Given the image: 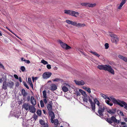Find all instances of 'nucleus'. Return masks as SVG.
<instances>
[{
    "label": "nucleus",
    "mask_w": 127,
    "mask_h": 127,
    "mask_svg": "<svg viewBox=\"0 0 127 127\" xmlns=\"http://www.w3.org/2000/svg\"><path fill=\"white\" fill-rule=\"evenodd\" d=\"M106 121L112 126L115 127H118V124L121 123V125H125L126 123L122 122H121V120H117L114 116H112L110 118H107Z\"/></svg>",
    "instance_id": "f257e3e1"
},
{
    "label": "nucleus",
    "mask_w": 127,
    "mask_h": 127,
    "mask_svg": "<svg viewBox=\"0 0 127 127\" xmlns=\"http://www.w3.org/2000/svg\"><path fill=\"white\" fill-rule=\"evenodd\" d=\"M110 97L114 104H118L122 107L124 106V108L127 110V104L125 102L120 100L119 99H116L112 96H110Z\"/></svg>",
    "instance_id": "f03ea898"
},
{
    "label": "nucleus",
    "mask_w": 127,
    "mask_h": 127,
    "mask_svg": "<svg viewBox=\"0 0 127 127\" xmlns=\"http://www.w3.org/2000/svg\"><path fill=\"white\" fill-rule=\"evenodd\" d=\"M97 68L100 70H103L108 71L113 74H114V71L111 66L109 65H98Z\"/></svg>",
    "instance_id": "7ed1b4c3"
},
{
    "label": "nucleus",
    "mask_w": 127,
    "mask_h": 127,
    "mask_svg": "<svg viewBox=\"0 0 127 127\" xmlns=\"http://www.w3.org/2000/svg\"><path fill=\"white\" fill-rule=\"evenodd\" d=\"M98 112L99 114L96 113L97 115L99 116L101 118L103 117V113L107 109V107L104 104H101L100 106L98 108Z\"/></svg>",
    "instance_id": "20e7f679"
},
{
    "label": "nucleus",
    "mask_w": 127,
    "mask_h": 127,
    "mask_svg": "<svg viewBox=\"0 0 127 127\" xmlns=\"http://www.w3.org/2000/svg\"><path fill=\"white\" fill-rule=\"evenodd\" d=\"M109 35L111 37V41L113 43L116 44L119 41V38L115 34L110 33Z\"/></svg>",
    "instance_id": "39448f33"
},
{
    "label": "nucleus",
    "mask_w": 127,
    "mask_h": 127,
    "mask_svg": "<svg viewBox=\"0 0 127 127\" xmlns=\"http://www.w3.org/2000/svg\"><path fill=\"white\" fill-rule=\"evenodd\" d=\"M58 42L60 43L62 47L66 50H68L71 48L70 47L67 45L66 44L62 42L61 40H59Z\"/></svg>",
    "instance_id": "423d86ee"
},
{
    "label": "nucleus",
    "mask_w": 127,
    "mask_h": 127,
    "mask_svg": "<svg viewBox=\"0 0 127 127\" xmlns=\"http://www.w3.org/2000/svg\"><path fill=\"white\" fill-rule=\"evenodd\" d=\"M51 72H45L42 75V77L44 79H47L49 78L52 75Z\"/></svg>",
    "instance_id": "0eeeda50"
},
{
    "label": "nucleus",
    "mask_w": 127,
    "mask_h": 127,
    "mask_svg": "<svg viewBox=\"0 0 127 127\" xmlns=\"http://www.w3.org/2000/svg\"><path fill=\"white\" fill-rule=\"evenodd\" d=\"M49 103H48L46 105L47 108L49 111L52 110L53 103L51 101H50Z\"/></svg>",
    "instance_id": "6e6552de"
},
{
    "label": "nucleus",
    "mask_w": 127,
    "mask_h": 127,
    "mask_svg": "<svg viewBox=\"0 0 127 127\" xmlns=\"http://www.w3.org/2000/svg\"><path fill=\"white\" fill-rule=\"evenodd\" d=\"M80 92L84 96L86 95V93L81 89H79V91H76L75 94L77 96H80L81 95Z\"/></svg>",
    "instance_id": "1a4fd4ad"
},
{
    "label": "nucleus",
    "mask_w": 127,
    "mask_h": 127,
    "mask_svg": "<svg viewBox=\"0 0 127 127\" xmlns=\"http://www.w3.org/2000/svg\"><path fill=\"white\" fill-rule=\"evenodd\" d=\"M79 15V13L73 10H71L70 15L75 17H77Z\"/></svg>",
    "instance_id": "9d476101"
},
{
    "label": "nucleus",
    "mask_w": 127,
    "mask_h": 127,
    "mask_svg": "<svg viewBox=\"0 0 127 127\" xmlns=\"http://www.w3.org/2000/svg\"><path fill=\"white\" fill-rule=\"evenodd\" d=\"M28 110L31 113H34L35 112L36 109L34 106L30 105Z\"/></svg>",
    "instance_id": "9b49d317"
},
{
    "label": "nucleus",
    "mask_w": 127,
    "mask_h": 127,
    "mask_svg": "<svg viewBox=\"0 0 127 127\" xmlns=\"http://www.w3.org/2000/svg\"><path fill=\"white\" fill-rule=\"evenodd\" d=\"M116 108H113L111 109H109L107 110V112L109 114L111 115H113L116 112Z\"/></svg>",
    "instance_id": "f8f14e48"
},
{
    "label": "nucleus",
    "mask_w": 127,
    "mask_h": 127,
    "mask_svg": "<svg viewBox=\"0 0 127 127\" xmlns=\"http://www.w3.org/2000/svg\"><path fill=\"white\" fill-rule=\"evenodd\" d=\"M30 105H29L28 103H24L23 104L22 107L25 110L27 111L28 110Z\"/></svg>",
    "instance_id": "ddd939ff"
},
{
    "label": "nucleus",
    "mask_w": 127,
    "mask_h": 127,
    "mask_svg": "<svg viewBox=\"0 0 127 127\" xmlns=\"http://www.w3.org/2000/svg\"><path fill=\"white\" fill-rule=\"evenodd\" d=\"M75 26L78 27H83L86 26V25L85 24H81L80 23H77V22H75Z\"/></svg>",
    "instance_id": "4468645a"
},
{
    "label": "nucleus",
    "mask_w": 127,
    "mask_h": 127,
    "mask_svg": "<svg viewBox=\"0 0 127 127\" xmlns=\"http://www.w3.org/2000/svg\"><path fill=\"white\" fill-rule=\"evenodd\" d=\"M21 92L23 96V98L24 99L26 98L28 94L27 92H26L25 90L24 89H22Z\"/></svg>",
    "instance_id": "2eb2a0df"
},
{
    "label": "nucleus",
    "mask_w": 127,
    "mask_h": 127,
    "mask_svg": "<svg viewBox=\"0 0 127 127\" xmlns=\"http://www.w3.org/2000/svg\"><path fill=\"white\" fill-rule=\"evenodd\" d=\"M31 101L32 104L33 106H35L36 103V100H35L34 97L32 96L31 97Z\"/></svg>",
    "instance_id": "dca6fc26"
},
{
    "label": "nucleus",
    "mask_w": 127,
    "mask_h": 127,
    "mask_svg": "<svg viewBox=\"0 0 127 127\" xmlns=\"http://www.w3.org/2000/svg\"><path fill=\"white\" fill-rule=\"evenodd\" d=\"M74 81L76 84L78 85H83L85 84L84 82L82 80L81 81H78L75 80Z\"/></svg>",
    "instance_id": "f3484780"
},
{
    "label": "nucleus",
    "mask_w": 127,
    "mask_h": 127,
    "mask_svg": "<svg viewBox=\"0 0 127 127\" xmlns=\"http://www.w3.org/2000/svg\"><path fill=\"white\" fill-rule=\"evenodd\" d=\"M66 22L67 24H71L75 26V24H76V22L75 21H72L69 20H66Z\"/></svg>",
    "instance_id": "a211bd4d"
},
{
    "label": "nucleus",
    "mask_w": 127,
    "mask_h": 127,
    "mask_svg": "<svg viewBox=\"0 0 127 127\" xmlns=\"http://www.w3.org/2000/svg\"><path fill=\"white\" fill-rule=\"evenodd\" d=\"M127 0H122L121 2L120 3L119 6L118 7V8L121 9L123 5L126 2Z\"/></svg>",
    "instance_id": "6ab92c4d"
},
{
    "label": "nucleus",
    "mask_w": 127,
    "mask_h": 127,
    "mask_svg": "<svg viewBox=\"0 0 127 127\" xmlns=\"http://www.w3.org/2000/svg\"><path fill=\"white\" fill-rule=\"evenodd\" d=\"M8 86L7 83L6 81L4 82L3 83L2 88L4 90L7 89V87Z\"/></svg>",
    "instance_id": "aec40b11"
},
{
    "label": "nucleus",
    "mask_w": 127,
    "mask_h": 127,
    "mask_svg": "<svg viewBox=\"0 0 127 127\" xmlns=\"http://www.w3.org/2000/svg\"><path fill=\"white\" fill-rule=\"evenodd\" d=\"M96 5V4L95 3L92 4L87 2L86 7H95Z\"/></svg>",
    "instance_id": "412c9836"
},
{
    "label": "nucleus",
    "mask_w": 127,
    "mask_h": 127,
    "mask_svg": "<svg viewBox=\"0 0 127 127\" xmlns=\"http://www.w3.org/2000/svg\"><path fill=\"white\" fill-rule=\"evenodd\" d=\"M56 85L55 84H52L51 86L50 89L52 91H54L57 89Z\"/></svg>",
    "instance_id": "4be33fe9"
},
{
    "label": "nucleus",
    "mask_w": 127,
    "mask_h": 127,
    "mask_svg": "<svg viewBox=\"0 0 127 127\" xmlns=\"http://www.w3.org/2000/svg\"><path fill=\"white\" fill-rule=\"evenodd\" d=\"M8 86L10 88H12L14 85V83L12 81H10L7 83Z\"/></svg>",
    "instance_id": "5701e85b"
},
{
    "label": "nucleus",
    "mask_w": 127,
    "mask_h": 127,
    "mask_svg": "<svg viewBox=\"0 0 127 127\" xmlns=\"http://www.w3.org/2000/svg\"><path fill=\"white\" fill-rule=\"evenodd\" d=\"M49 115L51 117L52 119L54 118L55 115L53 112L52 111H49Z\"/></svg>",
    "instance_id": "b1692460"
},
{
    "label": "nucleus",
    "mask_w": 127,
    "mask_h": 127,
    "mask_svg": "<svg viewBox=\"0 0 127 127\" xmlns=\"http://www.w3.org/2000/svg\"><path fill=\"white\" fill-rule=\"evenodd\" d=\"M92 110L95 111V104L94 102H92L90 103Z\"/></svg>",
    "instance_id": "393cba45"
},
{
    "label": "nucleus",
    "mask_w": 127,
    "mask_h": 127,
    "mask_svg": "<svg viewBox=\"0 0 127 127\" xmlns=\"http://www.w3.org/2000/svg\"><path fill=\"white\" fill-rule=\"evenodd\" d=\"M118 57L119 58H120L122 59L124 61L126 62H127V58L124 57L121 55H119L118 56Z\"/></svg>",
    "instance_id": "a878e982"
},
{
    "label": "nucleus",
    "mask_w": 127,
    "mask_h": 127,
    "mask_svg": "<svg viewBox=\"0 0 127 127\" xmlns=\"http://www.w3.org/2000/svg\"><path fill=\"white\" fill-rule=\"evenodd\" d=\"M93 100L95 104V103L97 104L98 107H99L100 105V103L98 100L96 98H94Z\"/></svg>",
    "instance_id": "bb28decb"
},
{
    "label": "nucleus",
    "mask_w": 127,
    "mask_h": 127,
    "mask_svg": "<svg viewBox=\"0 0 127 127\" xmlns=\"http://www.w3.org/2000/svg\"><path fill=\"white\" fill-rule=\"evenodd\" d=\"M71 10H65L64 11L65 14H66L70 15Z\"/></svg>",
    "instance_id": "cd10ccee"
},
{
    "label": "nucleus",
    "mask_w": 127,
    "mask_h": 127,
    "mask_svg": "<svg viewBox=\"0 0 127 127\" xmlns=\"http://www.w3.org/2000/svg\"><path fill=\"white\" fill-rule=\"evenodd\" d=\"M63 91L64 92H66L68 91V89L65 86H64L62 87Z\"/></svg>",
    "instance_id": "c85d7f7f"
},
{
    "label": "nucleus",
    "mask_w": 127,
    "mask_h": 127,
    "mask_svg": "<svg viewBox=\"0 0 127 127\" xmlns=\"http://www.w3.org/2000/svg\"><path fill=\"white\" fill-rule=\"evenodd\" d=\"M43 98H47L46 95V92L45 90H44L43 91Z\"/></svg>",
    "instance_id": "c756f323"
},
{
    "label": "nucleus",
    "mask_w": 127,
    "mask_h": 127,
    "mask_svg": "<svg viewBox=\"0 0 127 127\" xmlns=\"http://www.w3.org/2000/svg\"><path fill=\"white\" fill-rule=\"evenodd\" d=\"M41 111L40 109L38 110L36 112V113L39 116H41Z\"/></svg>",
    "instance_id": "7c9ffc66"
},
{
    "label": "nucleus",
    "mask_w": 127,
    "mask_h": 127,
    "mask_svg": "<svg viewBox=\"0 0 127 127\" xmlns=\"http://www.w3.org/2000/svg\"><path fill=\"white\" fill-rule=\"evenodd\" d=\"M90 52L91 53L93 54L94 55H95L96 56L98 57H99L100 56V55H99L97 53H96L95 52H93V51H90Z\"/></svg>",
    "instance_id": "2f4dec72"
},
{
    "label": "nucleus",
    "mask_w": 127,
    "mask_h": 127,
    "mask_svg": "<svg viewBox=\"0 0 127 127\" xmlns=\"http://www.w3.org/2000/svg\"><path fill=\"white\" fill-rule=\"evenodd\" d=\"M117 112L119 115L121 116H124L123 112L120 110H118Z\"/></svg>",
    "instance_id": "473e14b6"
},
{
    "label": "nucleus",
    "mask_w": 127,
    "mask_h": 127,
    "mask_svg": "<svg viewBox=\"0 0 127 127\" xmlns=\"http://www.w3.org/2000/svg\"><path fill=\"white\" fill-rule=\"evenodd\" d=\"M84 89L86 91H87L89 93H91V89L89 88H87L86 87H84Z\"/></svg>",
    "instance_id": "72a5a7b5"
},
{
    "label": "nucleus",
    "mask_w": 127,
    "mask_h": 127,
    "mask_svg": "<svg viewBox=\"0 0 127 127\" xmlns=\"http://www.w3.org/2000/svg\"><path fill=\"white\" fill-rule=\"evenodd\" d=\"M39 122L40 123V124L42 126L45 123V121L42 120H40L39 121Z\"/></svg>",
    "instance_id": "f704fd0d"
},
{
    "label": "nucleus",
    "mask_w": 127,
    "mask_h": 127,
    "mask_svg": "<svg viewBox=\"0 0 127 127\" xmlns=\"http://www.w3.org/2000/svg\"><path fill=\"white\" fill-rule=\"evenodd\" d=\"M41 63L44 65H46L48 64V63L44 60H42L41 61Z\"/></svg>",
    "instance_id": "c9c22d12"
},
{
    "label": "nucleus",
    "mask_w": 127,
    "mask_h": 127,
    "mask_svg": "<svg viewBox=\"0 0 127 127\" xmlns=\"http://www.w3.org/2000/svg\"><path fill=\"white\" fill-rule=\"evenodd\" d=\"M32 117L34 119L36 120L37 118V116L35 113H34L33 116Z\"/></svg>",
    "instance_id": "e433bc0d"
},
{
    "label": "nucleus",
    "mask_w": 127,
    "mask_h": 127,
    "mask_svg": "<svg viewBox=\"0 0 127 127\" xmlns=\"http://www.w3.org/2000/svg\"><path fill=\"white\" fill-rule=\"evenodd\" d=\"M20 69L22 72H24L25 71V67L24 66H22L20 67Z\"/></svg>",
    "instance_id": "4c0bfd02"
},
{
    "label": "nucleus",
    "mask_w": 127,
    "mask_h": 127,
    "mask_svg": "<svg viewBox=\"0 0 127 127\" xmlns=\"http://www.w3.org/2000/svg\"><path fill=\"white\" fill-rule=\"evenodd\" d=\"M40 103L41 105V107H44V104L43 101L42 100H41L40 101Z\"/></svg>",
    "instance_id": "58836bf2"
},
{
    "label": "nucleus",
    "mask_w": 127,
    "mask_h": 127,
    "mask_svg": "<svg viewBox=\"0 0 127 127\" xmlns=\"http://www.w3.org/2000/svg\"><path fill=\"white\" fill-rule=\"evenodd\" d=\"M59 122L57 119H56L55 120L54 124L56 125H58Z\"/></svg>",
    "instance_id": "ea45409f"
},
{
    "label": "nucleus",
    "mask_w": 127,
    "mask_h": 127,
    "mask_svg": "<svg viewBox=\"0 0 127 127\" xmlns=\"http://www.w3.org/2000/svg\"><path fill=\"white\" fill-rule=\"evenodd\" d=\"M60 79L58 78H56L53 80V82H58L60 81Z\"/></svg>",
    "instance_id": "a19ab883"
},
{
    "label": "nucleus",
    "mask_w": 127,
    "mask_h": 127,
    "mask_svg": "<svg viewBox=\"0 0 127 127\" xmlns=\"http://www.w3.org/2000/svg\"><path fill=\"white\" fill-rule=\"evenodd\" d=\"M104 46L105 47V49H107L109 47V44L107 43H106L104 45Z\"/></svg>",
    "instance_id": "79ce46f5"
},
{
    "label": "nucleus",
    "mask_w": 127,
    "mask_h": 127,
    "mask_svg": "<svg viewBox=\"0 0 127 127\" xmlns=\"http://www.w3.org/2000/svg\"><path fill=\"white\" fill-rule=\"evenodd\" d=\"M78 51H79V52H80L81 53H82L83 55H84L85 56H86V55L83 53V50L80 49H78Z\"/></svg>",
    "instance_id": "37998d69"
},
{
    "label": "nucleus",
    "mask_w": 127,
    "mask_h": 127,
    "mask_svg": "<svg viewBox=\"0 0 127 127\" xmlns=\"http://www.w3.org/2000/svg\"><path fill=\"white\" fill-rule=\"evenodd\" d=\"M24 85L28 89H29V87L26 84V82H24Z\"/></svg>",
    "instance_id": "c03bdc74"
},
{
    "label": "nucleus",
    "mask_w": 127,
    "mask_h": 127,
    "mask_svg": "<svg viewBox=\"0 0 127 127\" xmlns=\"http://www.w3.org/2000/svg\"><path fill=\"white\" fill-rule=\"evenodd\" d=\"M42 127H49L48 124L47 123H45L42 126Z\"/></svg>",
    "instance_id": "a18cd8bd"
},
{
    "label": "nucleus",
    "mask_w": 127,
    "mask_h": 127,
    "mask_svg": "<svg viewBox=\"0 0 127 127\" xmlns=\"http://www.w3.org/2000/svg\"><path fill=\"white\" fill-rule=\"evenodd\" d=\"M87 2L82 3L80 4L81 5L83 6H85L86 7Z\"/></svg>",
    "instance_id": "49530a36"
},
{
    "label": "nucleus",
    "mask_w": 127,
    "mask_h": 127,
    "mask_svg": "<svg viewBox=\"0 0 127 127\" xmlns=\"http://www.w3.org/2000/svg\"><path fill=\"white\" fill-rule=\"evenodd\" d=\"M100 95L104 99H106V95H104L103 94H100Z\"/></svg>",
    "instance_id": "de8ad7c7"
},
{
    "label": "nucleus",
    "mask_w": 127,
    "mask_h": 127,
    "mask_svg": "<svg viewBox=\"0 0 127 127\" xmlns=\"http://www.w3.org/2000/svg\"><path fill=\"white\" fill-rule=\"evenodd\" d=\"M46 66L48 69H50L51 68V65L50 64H47Z\"/></svg>",
    "instance_id": "09e8293b"
},
{
    "label": "nucleus",
    "mask_w": 127,
    "mask_h": 127,
    "mask_svg": "<svg viewBox=\"0 0 127 127\" xmlns=\"http://www.w3.org/2000/svg\"><path fill=\"white\" fill-rule=\"evenodd\" d=\"M83 100L85 102H88V99L87 98H86V97H85L83 98Z\"/></svg>",
    "instance_id": "8fccbe9b"
},
{
    "label": "nucleus",
    "mask_w": 127,
    "mask_h": 127,
    "mask_svg": "<svg viewBox=\"0 0 127 127\" xmlns=\"http://www.w3.org/2000/svg\"><path fill=\"white\" fill-rule=\"evenodd\" d=\"M14 77L16 79H19L18 76L16 74H14Z\"/></svg>",
    "instance_id": "3c124183"
},
{
    "label": "nucleus",
    "mask_w": 127,
    "mask_h": 127,
    "mask_svg": "<svg viewBox=\"0 0 127 127\" xmlns=\"http://www.w3.org/2000/svg\"><path fill=\"white\" fill-rule=\"evenodd\" d=\"M28 82L29 83L32 82L31 79L30 78H28Z\"/></svg>",
    "instance_id": "603ef678"
},
{
    "label": "nucleus",
    "mask_w": 127,
    "mask_h": 127,
    "mask_svg": "<svg viewBox=\"0 0 127 127\" xmlns=\"http://www.w3.org/2000/svg\"><path fill=\"white\" fill-rule=\"evenodd\" d=\"M47 98H44V99H43V101L44 103L45 104H46L47 103Z\"/></svg>",
    "instance_id": "864d4df0"
},
{
    "label": "nucleus",
    "mask_w": 127,
    "mask_h": 127,
    "mask_svg": "<svg viewBox=\"0 0 127 127\" xmlns=\"http://www.w3.org/2000/svg\"><path fill=\"white\" fill-rule=\"evenodd\" d=\"M6 28L7 29H8V30H9L12 33H13V34H14V35H16L15 34V33H13L12 32L11 30H10L7 27H6Z\"/></svg>",
    "instance_id": "5fc2aeb1"
},
{
    "label": "nucleus",
    "mask_w": 127,
    "mask_h": 127,
    "mask_svg": "<svg viewBox=\"0 0 127 127\" xmlns=\"http://www.w3.org/2000/svg\"><path fill=\"white\" fill-rule=\"evenodd\" d=\"M89 101L90 103L93 102L92 101L90 97H89Z\"/></svg>",
    "instance_id": "6e6d98bb"
},
{
    "label": "nucleus",
    "mask_w": 127,
    "mask_h": 127,
    "mask_svg": "<svg viewBox=\"0 0 127 127\" xmlns=\"http://www.w3.org/2000/svg\"><path fill=\"white\" fill-rule=\"evenodd\" d=\"M30 85L31 86V87L32 88V89H33V85L32 83V82L31 83H29Z\"/></svg>",
    "instance_id": "4d7b16f0"
},
{
    "label": "nucleus",
    "mask_w": 127,
    "mask_h": 127,
    "mask_svg": "<svg viewBox=\"0 0 127 127\" xmlns=\"http://www.w3.org/2000/svg\"><path fill=\"white\" fill-rule=\"evenodd\" d=\"M110 100H105V102L108 104L110 102Z\"/></svg>",
    "instance_id": "13d9d810"
},
{
    "label": "nucleus",
    "mask_w": 127,
    "mask_h": 127,
    "mask_svg": "<svg viewBox=\"0 0 127 127\" xmlns=\"http://www.w3.org/2000/svg\"><path fill=\"white\" fill-rule=\"evenodd\" d=\"M25 61L26 62V63L28 64H29L30 63V61L29 60H26V61Z\"/></svg>",
    "instance_id": "bf43d9fd"
},
{
    "label": "nucleus",
    "mask_w": 127,
    "mask_h": 127,
    "mask_svg": "<svg viewBox=\"0 0 127 127\" xmlns=\"http://www.w3.org/2000/svg\"><path fill=\"white\" fill-rule=\"evenodd\" d=\"M54 119V118L52 119V118H51V121L52 123H53L54 122V120H53V119Z\"/></svg>",
    "instance_id": "052dcab7"
},
{
    "label": "nucleus",
    "mask_w": 127,
    "mask_h": 127,
    "mask_svg": "<svg viewBox=\"0 0 127 127\" xmlns=\"http://www.w3.org/2000/svg\"><path fill=\"white\" fill-rule=\"evenodd\" d=\"M21 60L22 61H26V60L24 59L23 58H21Z\"/></svg>",
    "instance_id": "680f3d73"
},
{
    "label": "nucleus",
    "mask_w": 127,
    "mask_h": 127,
    "mask_svg": "<svg viewBox=\"0 0 127 127\" xmlns=\"http://www.w3.org/2000/svg\"><path fill=\"white\" fill-rule=\"evenodd\" d=\"M108 105H109L110 106H112L113 105V103H109L108 104Z\"/></svg>",
    "instance_id": "e2e57ef3"
},
{
    "label": "nucleus",
    "mask_w": 127,
    "mask_h": 127,
    "mask_svg": "<svg viewBox=\"0 0 127 127\" xmlns=\"http://www.w3.org/2000/svg\"><path fill=\"white\" fill-rule=\"evenodd\" d=\"M19 81L20 82H21L22 81L21 78V77H19Z\"/></svg>",
    "instance_id": "0e129e2a"
},
{
    "label": "nucleus",
    "mask_w": 127,
    "mask_h": 127,
    "mask_svg": "<svg viewBox=\"0 0 127 127\" xmlns=\"http://www.w3.org/2000/svg\"><path fill=\"white\" fill-rule=\"evenodd\" d=\"M0 67L1 68L4 67V66L1 64H0Z\"/></svg>",
    "instance_id": "69168bd1"
},
{
    "label": "nucleus",
    "mask_w": 127,
    "mask_h": 127,
    "mask_svg": "<svg viewBox=\"0 0 127 127\" xmlns=\"http://www.w3.org/2000/svg\"><path fill=\"white\" fill-rule=\"evenodd\" d=\"M106 99H107L110 100H111L110 98L109 97L106 96Z\"/></svg>",
    "instance_id": "338daca9"
},
{
    "label": "nucleus",
    "mask_w": 127,
    "mask_h": 127,
    "mask_svg": "<svg viewBox=\"0 0 127 127\" xmlns=\"http://www.w3.org/2000/svg\"><path fill=\"white\" fill-rule=\"evenodd\" d=\"M124 120L125 122H127V118H124Z\"/></svg>",
    "instance_id": "774afa93"
}]
</instances>
